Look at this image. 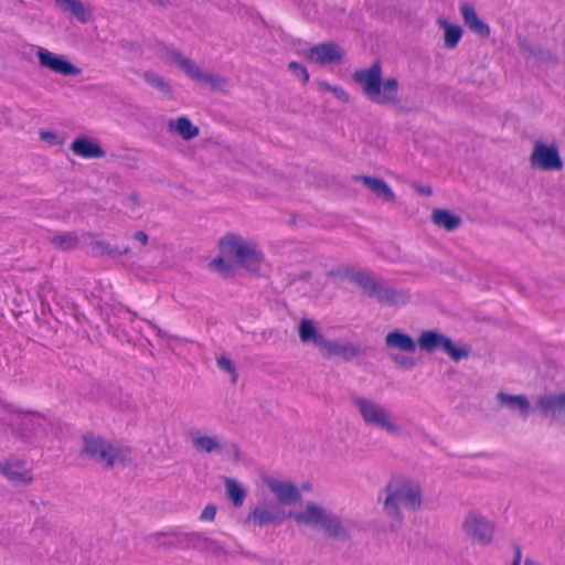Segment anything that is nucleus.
<instances>
[{
  "mask_svg": "<svg viewBox=\"0 0 565 565\" xmlns=\"http://www.w3.org/2000/svg\"><path fill=\"white\" fill-rule=\"evenodd\" d=\"M383 512L390 520V529L397 531L405 521V511L418 512L424 504L423 487L419 481L395 476L388 480L382 490Z\"/></svg>",
  "mask_w": 565,
  "mask_h": 565,
  "instance_id": "f257e3e1",
  "label": "nucleus"
},
{
  "mask_svg": "<svg viewBox=\"0 0 565 565\" xmlns=\"http://www.w3.org/2000/svg\"><path fill=\"white\" fill-rule=\"evenodd\" d=\"M353 79L372 103L394 106L401 102L397 79L394 77L382 79V66L379 62L373 63L369 68L355 71Z\"/></svg>",
  "mask_w": 565,
  "mask_h": 565,
  "instance_id": "f03ea898",
  "label": "nucleus"
},
{
  "mask_svg": "<svg viewBox=\"0 0 565 565\" xmlns=\"http://www.w3.org/2000/svg\"><path fill=\"white\" fill-rule=\"evenodd\" d=\"M350 402L365 426L385 431L392 437L403 436L404 428L381 402L359 394L351 395Z\"/></svg>",
  "mask_w": 565,
  "mask_h": 565,
  "instance_id": "7ed1b4c3",
  "label": "nucleus"
},
{
  "mask_svg": "<svg viewBox=\"0 0 565 565\" xmlns=\"http://www.w3.org/2000/svg\"><path fill=\"white\" fill-rule=\"evenodd\" d=\"M288 518L298 524L322 530L324 535L331 539L347 540L349 537L341 519L313 501L307 502L300 511L289 512Z\"/></svg>",
  "mask_w": 565,
  "mask_h": 565,
  "instance_id": "20e7f679",
  "label": "nucleus"
},
{
  "mask_svg": "<svg viewBox=\"0 0 565 565\" xmlns=\"http://www.w3.org/2000/svg\"><path fill=\"white\" fill-rule=\"evenodd\" d=\"M130 452L128 447L114 445L100 436L88 434L83 437L82 454L105 468L129 461Z\"/></svg>",
  "mask_w": 565,
  "mask_h": 565,
  "instance_id": "39448f33",
  "label": "nucleus"
},
{
  "mask_svg": "<svg viewBox=\"0 0 565 565\" xmlns=\"http://www.w3.org/2000/svg\"><path fill=\"white\" fill-rule=\"evenodd\" d=\"M222 254L233 256L237 264L250 271L259 269L262 255L256 245L245 241L241 236L227 234L220 241Z\"/></svg>",
  "mask_w": 565,
  "mask_h": 565,
  "instance_id": "423d86ee",
  "label": "nucleus"
},
{
  "mask_svg": "<svg viewBox=\"0 0 565 565\" xmlns=\"http://www.w3.org/2000/svg\"><path fill=\"white\" fill-rule=\"evenodd\" d=\"M462 532L472 543L487 546L494 536L495 524L478 511L467 513L461 525Z\"/></svg>",
  "mask_w": 565,
  "mask_h": 565,
  "instance_id": "0eeeda50",
  "label": "nucleus"
},
{
  "mask_svg": "<svg viewBox=\"0 0 565 565\" xmlns=\"http://www.w3.org/2000/svg\"><path fill=\"white\" fill-rule=\"evenodd\" d=\"M417 343L422 350L427 352L440 350L454 361H460L468 356V351L465 348L457 347L450 338L438 330L422 331L417 338Z\"/></svg>",
  "mask_w": 565,
  "mask_h": 565,
  "instance_id": "6e6552de",
  "label": "nucleus"
},
{
  "mask_svg": "<svg viewBox=\"0 0 565 565\" xmlns=\"http://www.w3.org/2000/svg\"><path fill=\"white\" fill-rule=\"evenodd\" d=\"M530 163L532 168L543 171H559L564 166L558 147L555 143L546 145L542 141L534 142Z\"/></svg>",
  "mask_w": 565,
  "mask_h": 565,
  "instance_id": "1a4fd4ad",
  "label": "nucleus"
},
{
  "mask_svg": "<svg viewBox=\"0 0 565 565\" xmlns=\"http://www.w3.org/2000/svg\"><path fill=\"white\" fill-rule=\"evenodd\" d=\"M35 54L40 66L55 74L62 76H77L82 73L79 67L72 64L63 55L55 54L44 47H39Z\"/></svg>",
  "mask_w": 565,
  "mask_h": 565,
  "instance_id": "9d476101",
  "label": "nucleus"
},
{
  "mask_svg": "<svg viewBox=\"0 0 565 565\" xmlns=\"http://www.w3.org/2000/svg\"><path fill=\"white\" fill-rule=\"evenodd\" d=\"M263 481L280 504L294 505L301 501V493L292 482L271 477H264Z\"/></svg>",
  "mask_w": 565,
  "mask_h": 565,
  "instance_id": "9b49d317",
  "label": "nucleus"
},
{
  "mask_svg": "<svg viewBox=\"0 0 565 565\" xmlns=\"http://www.w3.org/2000/svg\"><path fill=\"white\" fill-rule=\"evenodd\" d=\"M189 438L192 448L200 454L220 455L226 449V441L221 436L205 435L194 429L189 433Z\"/></svg>",
  "mask_w": 565,
  "mask_h": 565,
  "instance_id": "f8f14e48",
  "label": "nucleus"
},
{
  "mask_svg": "<svg viewBox=\"0 0 565 565\" xmlns=\"http://www.w3.org/2000/svg\"><path fill=\"white\" fill-rule=\"evenodd\" d=\"M0 473L15 484H30L33 480L26 462L15 458L0 462Z\"/></svg>",
  "mask_w": 565,
  "mask_h": 565,
  "instance_id": "ddd939ff",
  "label": "nucleus"
},
{
  "mask_svg": "<svg viewBox=\"0 0 565 565\" xmlns=\"http://www.w3.org/2000/svg\"><path fill=\"white\" fill-rule=\"evenodd\" d=\"M371 298H375L384 306H402L409 301V294L405 290L393 288L390 284L379 281Z\"/></svg>",
  "mask_w": 565,
  "mask_h": 565,
  "instance_id": "4468645a",
  "label": "nucleus"
},
{
  "mask_svg": "<svg viewBox=\"0 0 565 565\" xmlns=\"http://www.w3.org/2000/svg\"><path fill=\"white\" fill-rule=\"evenodd\" d=\"M288 518L281 509L276 505H258L247 516L246 522H254L263 526L270 523H281Z\"/></svg>",
  "mask_w": 565,
  "mask_h": 565,
  "instance_id": "2eb2a0df",
  "label": "nucleus"
},
{
  "mask_svg": "<svg viewBox=\"0 0 565 565\" xmlns=\"http://www.w3.org/2000/svg\"><path fill=\"white\" fill-rule=\"evenodd\" d=\"M305 56L319 64H330L339 62L342 58V53L333 43H321L308 49Z\"/></svg>",
  "mask_w": 565,
  "mask_h": 565,
  "instance_id": "dca6fc26",
  "label": "nucleus"
},
{
  "mask_svg": "<svg viewBox=\"0 0 565 565\" xmlns=\"http://www.w3.org/2000/svg\"><path fill=\"white\" fill-rule=\"evenodd\" d=\"M537 407L545 416L559 419L565 416V392L545 394L537 399Z\"/></svg>",
  "mask_w": 565,
  "mask_h": 565,
  "instance_id": "f3484780",
  "label": "nucleus"
},
{
  "mask_svg": "<svg viewBox=\"0 0 565 565\" xmlns=\"http://www.w3.org/2000/svg\"><path fill=\"white\" fill-rule=\"evenodd\" d=\"M70 149L75 156L84 159L104 158L106 156L99 143L88 137L75 138L71 142Z\"/></svg>",
  "mask_w": 565,
  "mask_h": 565,
  "instance_id": "a211bd4d",
  "label": "nucleus"
},
{
  "mask_svg": "<svg viewBox=\"0 0 565 565\" xmlns=\"http://www.w3.org/2000/svg\"><path fill=\"white\" fill-rule=\"evenodd\" d=\"M178 543L183 548H194L209 552H217L221 550L216 541L196 532L179 534Z\"/></svg>",
  "mask_w": 565,
  "mask_h": 565,
  "instance_id": "6ab92c4d",
  "label": "nucleus"
},
{
  "mask_svg": "<svg viewBox=\"0 0 565 565\" xmlns=\"http://www.w3.org/2000/svg\"><path fill=\"white\" fill-rule=\"evenodd\" d=\"M459 9L465 24L471 32L482 38H488L490 35V26L479 19L472 4L463 2L460 4Z\"/></svg>",
  "mask_w": 565,
  "mask_h": 565,
  "instance_id": "aec40b11",
  "label": "nucleus"
},
{
  "mask_svg": "<svg viewBox=\"0 0 565 565\" xmlns=\"http://www.w3.org/2000/svg\"><path fill=\"white\" fill-rule=\"evenodd\" d=\"M299 339L302 343H312L320 352L323 350L327 338L315 327L310 319H301L298 326Z\"/></svg>",
  "mask_w": 565,
  "mask_h": 565,
  "instance_id": "412c9836",
  "label": "nucleus"
},
{
  "mask_svg": "<svg viewBox=\"0 0 565 565\" xmlns=\"http://www.w3.org/2000/svg\"><path fill=\"white\" fill-rule=\"evenodd\" d=\"M497 401L502 407H507L511 411H518L523 419H526L530 414L531 404L529 398L523 394L511 395L504 392H499L497 394Z\"/></svg>",
  "mask_w": 565,
  "mask_h": 565,
  "instance_id": "4be33fe9",
  "label": "nucleus"
},
{
  "mask_svg": "<svg viewBox=\"0 0 565 565\" xmlns=\"http://www.w3.org/2000/svg\"><path fill=\"white\" fill-rule=\"evenodd\" d=\"M55 6L64 13H68L81 23L92 19V10L82 0H54Z\"/></svg>",
  "mask_w": 565,
  "mask_h": 565,
  "instance_id": "5701e85b",
  "label": "nucleus"
},
{
  "mask_svg": "<svg viewBox=\"0 0 565 565\" xmlns=\"http://www.w3.org/2000/svg\"><path fill=\"white\" fill-rule=\"evenodd\" d=\"M321 353L327 359L340 356L344 361H351L359 355V348L350 343L327 340Z\"/></svg>",
  "mask_w": 565,
  "mask_h": 565,
  "instance_id": "b1692460",
  "label": "nucleus"
},
{
  "mask_svg": "<svg viewBox=\"0 0 565 565\" xmlns=\"http://www.w3.org/2000/svg\"><path fill=\"white\" fill-rule=\"evenodd\" d=\"M385 345L391 350L407 353H414L416 351V342L414 339L399 330H394L386 334Z\"/></svg>",
  "mask_w": 565,
  "mask_h": 565,
  "instance_id": "393cba45",
  "label": "nucleus"
},
{
  "mask_svg": "<svg viewBox=\"0 0 565 565\" xmlns=\"http://www.w3.org/2000/svg\"><path fill=\"white\" fill-rule=\"evenodd\" d=\"M168 128L169 131L179 135L184 140H191L200 134L199 127L194 126L185 116L169 120Z\"/></svg>",
  "mask_w": 565,
  "mask_h": 565,
  "instance_id": "a878e982",
  "label": "nucleus"
},
{
  "mask_svg": "<svg viewBox=\"0 0 565 565\" xmlns=\"http://www.w3.org/2000/svg\"><path fill=\"white\" fill-rule=\"evenodd\" d=\"M13 424L21 425L22 429L30 434L39 435L44 430L46 419L34 413H18Z\"/></svg>",
  "mask_w": 565,
  "mask_h": 565,
  "instance_id": "bb28decb",
  "label": "nucleus"
},
{
  "mask_svg": "<svg viewBox=\"0 0 565 565\" xmlns=\"http://www.w3.org/2000/svg\"><path fill=\"white\" fill-rule=\"evenodd\" d=\"M359 180L382 200L387 202L394 201L395 194L384 180L367 175H361Z\"/></svg>",
  "mask_w": 565,
  "mask_h": 565,
  "instance_id": "cd10ccee",
  "label": "nucleus"
},
{
  "mask_svg": "<svg viewBox=\"0 0 565 565\" xmlns=\"http://www.w3.org/2000/svg\"><path fill=\"white\" fill-rule=\"evenodd\" d=\"M431 221L441 228L449 232L455 231L461 224V217L444 209H435L431 213Z\"/></svg>",
  "mask_w": 565,
  "mask_h": 565,
  "instance_id": "c85d7f7f",
  "label": "nucleus"
},
{
  "mask_svg": "<svg viewBox=\"0 0 565 565\" xmlns=\"http://www.w3.org/2000/svg\"><path fill=\"white\" fill-rule=\"evenodd\" d=\"M348 279L358 285L362 291L371 297L379 280H376L371 274L362 270H350L347 273Z\"/></svg>",
  "mask_w": 565,
  "mask_h": 565,
  "instance_id": "c756f323",
  "label": "nucleus"
},
{
  "mask_svg": "<svg viewBox=\"0 0 565 565\" xmlns=\"http://www.w3.org/2000/svg\"><path fill=\"white\" fill-rule=\"evenodd\" d=\"M437 23L445 32V35H444L445 46L448 49L456 47L462 36L461 28L458 25L450 24L445 19H438Z\"/></svg>",
  "mask_w": 565,
  "mask_h": 565,
  "instance_id": "7c9ffc66",
  "label": "nucleus"
},
{
  "mask_svg": "<svg viewBox=\"0 0 565 565\" xmlns=\"http://www.w3.org/2000/svg\"><path fill=\"white\" fill-rule=\"evenodd\" d=\"M89 247L93 256H110L115 258L120 255H126L129 253L128 247H126L124 250H119L118 248L113 247L111 245L103 241H93L89 244Z\"/></svg>",
  "mask_w": 565,
  "mask_h": 565,
  "instance_id": "2f4dec72",
  "label": "nucleus"
},
{
  "mask_svg": "<svg viewBox=\"0 0 565 565\" xmlns=\"http://www.w3.org/2000/svg\"><path fill=\"white\" fill-rule=\"evenodd\" d=\"M51 244L61 250L75 249L79 243L78 236L74 232H66L50 238Z\"/></svg>",
  "mask_w": 565,
  "mask_h": 565,
  "instance_id": "473e14b6",
  "label": "nucleus"
},
{
  "mask_svg": "<svg viewBox=\"0 0 565 565\" xmlns=\"http://www.w3.org/2000/svg\"><path fill=\"white\" fill-rule=\"evenodd\" d=\"M143 79L147 84L150 86L157 88L158 90L162 92L163 94L168 96H172V88L171 86L164 81L162 76L159 74L147 71L143 73Z\"/></svg>",
  "mask_w": 565,
  "mask_h": 565,
  "instance_id": "72a5a7b5",
  "label": "nucleus"
},
{
  "mask_svg": "<svg viewBox=\"0 0 565 565\" xmlns=\"http://www.w3.org/2000/svg\"><path fill=\"white\" fill-rule=\"evenodd\" d=\"M225 487L227 495L235 507H241L246 497L244 489L235 480L232 479L225 480Z\"/></svg>",
  "mask_w": 565,
  "mask_h": 565,
  "instance_id": "f704fd0d",
  "label": "nucleus"
},
{
  "mask_svg": "<svg viewBox=\"0 0 565 565\" xmlns=\"http://www.w3.org/2000/svg\"><path fill=\"white\" fill-rule=\"evenodd\" d=\"M159 56L169 64H174L180 66L181 60H183L185 56L175 47L162 45L159 49Z\"/></svg>",
  "mask_w": 565,
  "mask_h": 565,
  "instance_id": "c9c22d12",
  "label": "nucleus"
},
{
  "mask_svg": "<svg viewBox=\"0 0 565 565\" xmlns=\"http://www.w3.org/2000/svg\"><path fill=\"white\" fill-rule=\"evenodd\" d=\"M200 82L206 83L212 89L224 90L228 82L225 77L214 73H203Z\"/></svg>",
  "mask_w": 565,
  "mask_h": 565,
  "instance_id": "e433bc0d",
  "label": "nucleus"
},
{
  "mask_svg": "<svg viewBox=\"0 0 565 565\" xmlns=\"http://www.w3.org/2000/svg\"><path fill=\"white\" fill-rule=\"evenodd\" d=\"M180 70H182L191 79L200 82L203 71L198 66V64L188 58L184 57L181 60V64L179 66Z\"/></svg>",
  "mask_w": 565,
  "mask_h": 565,
  "instance_id": "4c0bfd02",
  "label": "nucleus"
},
{
  "mask_svg": "<svg viewBox=\"0 0 565 565\" xmlns=\"http://www.w3.org/2000/svg\"><path fill=\"white\" fill-rule=\"evenodd\" d=\"M216 364L220 369L227 372L232 375V382L235 383L237 381V373L235 366L232 361L224 355H221L216 359Z\"/></svg>",
  "mask_w": 565,
  "mask_h": 565,
  "instance_id": "58836bf2",
  "label": "nucleus"
},
{
  "mask_svg": "<svg viewBox=\"0 0 565 565\" xmlns=\"http://www.w3.org/2000/svg\"><path fill=\"white\" fill-rule=\"evenodd\" d=\"M288 68L302 83L306 84L309 81V73H308L307 68L303 65H301V64H299L297 62H290L289 65H288Z\"/></svg>",
  "mask_w": 565,
  "mask_h": 565,
  "instance_id": "ea45409f",
  "label": "nucleus"
},
{
  "mask_svg": "<svg viewBox=\"0 0 565 565\" xmlns=\"http://www.w3.org/2000/svg\"><path fill=\"white\" fill-rule=\"evenodd\" d=\"M391 359L394 363L404 369H413L415 366V361L412 358L393 354Z\"/></svg>",
  "mask_w": 565,
  "mask_h": 565,
  "instance_id": "a19ab883",
  "label": "nucleus"
},
{
  "mask_svg": "<svg viewBox=\"0 0 565 565\" xmlns=\"http://www.w3.org/2000/svg\"><path fill=\"white\" fill-rule=\"evenodd\" d=\"M39 137L42 141L49 142L50 145L53 146L62 143V141L58 139V136L53 131L40 130Z\"/></svg>",
  "mask_w": 565,
  "mask_h": 565,
  "instance_id": "79ce46f5",
  "label": "nucleus"
},
{
  "mask_svg": "<svg viewBox=\"0 0 565 565\" xmlns=\"http://www.w3.org/2000/svg\"><path fill=\"white\" fill-rule=\"evenodd\" d=\"M209 266L221 274H226L230 270V265L222 257L214 258Z\"/></svg>",
  "mask_w": 565,
  "mask_h": 565,
  "instance_id": "37998d69",
  "label": "nucleus"
},
{
  "mask_svg": "<svg viewBox=\"0 0 565 565\" xmlns=\"http://www.w3.org/2000/svg\"><path fill=\"white\" fill-rule=\"evenodd\" d=\"M215 515H216V508L213 505V504H207L201 515H200V519L202 521H213L215 519Z\"/></svg>",
  "mask_w": 565,
  "mask_h": 565,
  "instance_id": "c03bdc74",
  "label": "nucleus"
},
{
  "mask_svg": "<svg viewBox=\"0 0 565 565\" xmlns=\"http://www.w3.org/2000/svg\"><path fill=\"white\" fill-rule=\"evenodd\" d=\"M331 92L334 94V96L338 99H340L342 102H348V99H349L348 94L341 87L333 86Z\"/></svg>",
  "mask_w": 565,
  "mask_h": 565,
  "instance_id": "a18cd8bd",
  "label": "nucleus"
},
{
  "mask_svg": "<svg viewBox=\"0 0 565 565\" xmlns=\"http://www.w3.org/2000/svg\"><path fill=\"white\" fill-rule=\"evenodd\" d=\"M513 551H514V558H513L511 565H521V558H522L521 547L519 545H514Z\"/></svg>",
  "mask_w": 565,
  "mask_h": 565,
  "instance_id": "49530a36",
  "label": "nucleus"
},
{
  "mask_svg": "<svg viewBox=\"0 0 565 565\" xmlns=\"http://www.w3.org/2000/svg\"><path fill=\"white\" fill-rule=\"evenodd\" d=\"M135 239L146 245L148 243V235L143 231H138L134 234Z\"/></svg>",
  "mask_w": 565,
  "mask_h": 565,
  "instance_id": "de8ad7c7",
  "label": "nucleus"
},
{
  "mask_svg": "<svg viewBox=\"0 0 565 565\" xmlns=\"http://www.w3.org/2000/svg\"><path fill=\"white\" fill-rule=\"evenodd\" d=\"M319 86H320V88L330 90V92L332 90V87H333V86L329 85L327 82H320Z\"/></svg>",
  "mask_w": 565,
  "mask_h": 565,
  "instance_id": "09e8293b",
  "label": "nucleus"
},
{
  "mask_svg": "<svg viewBox=\"0 0 565 565\" xmlns=\"http://www.w3.org/2000/svg\"><path fill=\"white\" fill-rule=\"evenodd\" d=\"M523 565H541V564L532 558H525Z\"/></svg>",
  "mask_w": 565,
  "mask_h": 565,
  "instance_id": "8fccbe9b",
  "label": "nucleus"
},
{
  "mask_svg": "<svg viewBox=\"0 0 565 565\" xmlns=\"http://www.w3.org/2000/svg\"><path fill=\"white\" fill-rule=\"evenodd\" d=\"M422 193H424L426 195H430L431 194V190H430V188H424V189H422Z\"/></svg>",
  "mask_w": 565,
  "mask_h": 565,
  "instance_id": "3c124183",
  "label": "nucleus"
},
{
  "mask_svg": "<svg viewBox=\"0 0 565 565\" xmlns=\"http://www.w3.org/2000/svg\"><path fill=\"white\" fill-rule=\"evenodd\" d=\"M151 3L153 4H157V6H163V1L162 0H149Z\"/></svg>",
  "mask_w": 565,
  "mask_h": 565,
  "instance_id": "603ef678",
  "label": "nucleus"
}]
</instances>
